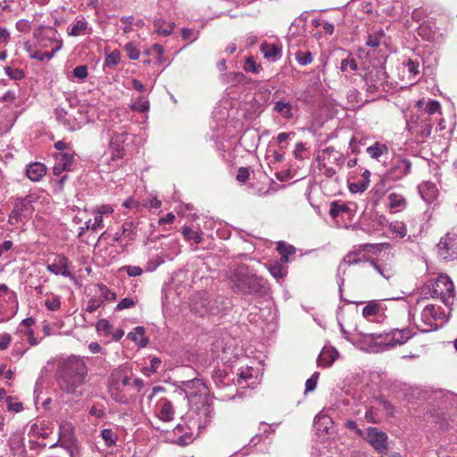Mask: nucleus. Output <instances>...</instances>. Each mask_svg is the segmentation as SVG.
<instances>
[{
    "label": "nucleus",
    "mask_w": 457,
    "mask_h": 457,
    "mask_svg": "<svg viewBox=\"0 0 457 457\" xmlns=\"http://www.w3.org/2000/svg\"><path fill=\"white\" fill-rule=\"evenodd\" d=\"M87 376V367L80 357L71 355L58 364L56 379L61 390L66 394L80 396L79 388L85 384Z\"/></svg>",
    "instance_id": "nucleus-1"
},
{
    "label": "nucleus",
    "mask_w": 457,
    "mask_h": 457,
    "mask_svg": "<svg viewBox=\"0 0 457 457\" xmlns=\"http://www.w3.org/2000/svg\"><path fill=\"white\" fill-rule=\"evenodd\" d=\"M190 407L198 416L199 428H205L213 414L208 389L200 379H194L184 384L183 388Z\"/></svg>",
    "instance_id": "nucleus-2"
},
{
    "label": "nucleus",
    "mask_w": 457,
    "mask_h": 457,
    "mask_svg": "<svg viewBox=\"0 0 457 457\" xmlns=\"http://www.w3.org/2000/svg\"><path fill=\"white\" fill-rule=\"evenodd\" d=\"M229 280L232 289L237 293L261 297L269 292L266 281L245 264L238 265L233 270Z\"/></svg>",
    "instance_id": "nucleus-3"
},
{
    "label": "nucleus",
    "mask_w": 457,
    "mask_h": 457,
    "mask_svg": "<svg viewBox=\"0 0 457 457\" xmlns=\"http://www.w3.org/2000/svg\"><path fill=\"white\" fill-rule=\"evenodd\" d=\"M34 37L37 38V47L51 48L50 52L54 53V56L62 47V40L58 38L57 30L52 27L39 26L34 31Z\"/></svg>",
    "instance_id": "nucleus-4"
},
{
    "label": "nucleus",
    "mask_w": 457,
    "mask_h": 457,
    "mask_svg": "<svg viewBox=\"0 0 457 457\" xmlns=\"http://www.w3.org/2000/svg\"><path fill=\"white\" fill-rule=\"evenodd\" d=\"M366 336L373 340H378L379 344L392 347L397 345L405 344L414 336V333L411 331V329L405 328L403 329L395 328L387 333H372Z\"/></svg>",
    "instance_id": "nucleus-5"
},
{
    "label": "nucleus",
    "mask_w": 457,
    "mask_h": 457,
    "mask_svg": "<svg viewBox=\"0 0 457 457\" xmlns=\"http://www.w3.org/2000/svg\"><path fill=\"white\" fill-rule=\"evenodd\" d=\"M421 320L427 328L424 331L436 330L445 322V315L440 307L434 304H428L421 312Z\"/></svg>",
    "instance_id": "nucleus-6"
},
{
    "label": "nucleus",
    "mask_w": 457,
    "mask_h": 457,
    "mask_svg": "<svg viewBox=\"0 0 457 457\" xmlns=\"http://www.w3.org/2000/svg\"><path fill=\"white\" fill-rule=\"evenodd\" d=\"M432 287L433 297H440L446 305L451 303L450 299H453L454 296V286L448 276H438Z\"/></svg>",
    "instance_id": "nucleus-7"
},
{
    "label": "nucleus",
    "mask_w": 457,
    "mask_h": 457,
    "mask_svg": "<svg viewBox=\"0 0 457 457\" xmlns=\"http://www.w3.org/2000/svg\"><path fill=\"white\" fill-rule=\"evenodd\" d=\"M364 439L381 455H386L388 450L387 435L374 427L367 428Z\"/></svg>",
    "instance_id": "nucleus-8"
},
{
    "label": "nucleus",
    "mask_w": 457,
    "mask_h": 457,
    "mask_svg": "<svg viewBox=\"0 0 457 457\" xmlns=\"http://www.w3.org/2000/svg\"><path fill=\"white\" fill-rule=\"evenodd\" d=\"M190 307L191 311L200 317H204L209 314L214 315L218 311V308L212 303L209 296L203 293H198L194 295Z\"/></svg>",
    "instance_id": "nucleus-9"
},
{
    "label": "nucleus",
    "mask_w": 457,
    "mask_h": 457,
    "mask_svg": "<svg viewBox=\"0 0 457 457\" xmlns=\"http://www.w3.org/2000/svg\"><path fill=\"white\" fill-rule=\"evenodd\" d=\"M439 255L446 261L457 259V234L447 233L441 237L438 245Z\"/></svg>",
    "instance_id": "nucleus-10"
},
{
    "label": "nucleus",
    "mask_w": 457,
    "mask_h": 457,
    "mask_svg": "<svg viewBox=\"0 0 457 457\" xmlns=\"http://www.w3.org/2000/svg\"><path fill=\"white\" fill-rule=\"evenodd\" d=\"M74 440V428L71 422L62 421L59 427V440L51 445V448L60 445L65 448L71 457H75V449L70 445Z\"/></svg>",
    "instance_id": "nucleus-11"
},
{
    "label": "nucleus",
    "mask_w": 457,
    "mask_h": 457,
    "mask_svg": "<svg viewBox=\"0 0 457 457\" xmlns=\"http://www.w3.org/2000/svg\"><path fill=\"white\" fill-rule=\"evenodd\" d=\"M367 91L374 93L386 79V72L381 67L372 66L363 76Z\"/></svg>",
    "instance_id": "nucleus-12"
},
{
    "label": "nucleus",
    "mask_w": 457,
    "mask_h": 457,
    "mask_svg": "<svg viewBox=\"0 0 457 457\" xmlns=\"http://www.w3.org/2000/svg\"><path fill=\"white\" fill-rule=\"evenodd\" d=\"M71 262L63 254L56 255L53 262L46 266V270L54 275H62L66 278H73L74 276L71 271Z\"/></svg>",
    "instance_id": "nucleus-13"
},
{
    "label": "nucleus",
    "mask_w": 457,
    "mask_h": 457,
    "mask_svg": "<svg viewBox=\"0 0 457 457\" xmlns=\"http://www.w3.org/2000/svg\"><path fill=\"white\" fill-rule=\"evenodd\" d=\"M31 203L32 201L29 197L18 199L15 203L13 210L9 215V221L12 224H15L22 218L29 217L33 211Z\"/></svg>",
    "instance_id": "nucleus-14"
},
{
    "label": "nucleus",
    "mask_w": 457,
    "mask_h": 457,
    "mask_svg": "<svg viewBox=\"0 0 457 457\" xmlns=\"http://www.w3.org/2000/svg\"><path fill=\"white\" fill-rule=\"evenodd\" d=\"M375 245L372 244H362L358 246V249H354L349 252L343 259L341 262V266H351L355 264H360L362 262H366L371 261L365 254H361V252L369 250L370 248H374Z\"/></svg>",
    "instance_id": "nucleus-15"
},
{
    "label": "nucleus",
    "mask_w": 457,
    "mask_h": 457,
    "mask_svg": "<svg viewBox=\"0 0 457 457\" xmlns=\"http://www.w3.org/2000/svg\"><path fill=\"white\" fill-rule=\"evenodd\" d=\"M384 304L376 300L369 301L362 309V316L370 321L379 322L384 318Z\"/></svg>",
    "instance_id": "nucleus-16"
},
{
    "label": "nucleus",
    "mask_w": 457,
    "mask_h": 457,
    "mask_svg": "<svg viewBox=\"0 0 457 457\" xmlns=\"http://www.w3.org/2000/svg\"><path fill=\"white\" fill-rule=\"evenodd\" d=\"M155 412L156 416L165 422L172 420L175 413L171 402L166 398H162L157 402Z\"/></svg>",
    "instance_id": "nucleus-17"
},
{
    "label": "nucleus",
    "mask_w": 457,
    "mask_h": 457,
    "mask_svg": "<svg viewBox=\"0 0 457 457\" xmlns=\"http://www.w3.org/2000/svg\"><path fill=\"white\" fill-rule=\"evenodd\" d=\"M109 385L126 389L130 388L131 378L128 375L127 368L123 367L115 370L111 375Z\"/></svg>",
    "instance_id": "nucleus-18"
},
{
    "label": "nucleus",
    "mask_w": 457,
    "mask_h": 457,
    "mask_svg": "<svg viewBox=\"0 0 457 457\" xmlns=\"http://www.w3.org/2000/svg\"><path fill=\"white\" fill-rule=\"evenodd\" d=\"M411 169V162L407 159H399L389 170V176L392 179L397 180L408 175Z\"/></svg>",
    "instance_id": "nucleus-19"
},
{
    "label": "nucleus",
    "mask_w": 457,
    "mask_h": 457,
    "mask_svg": "<svg viewBox=\"0 0 457 457\" xmlns=\"http://www.w3.org/2000/svg\"><path fill=\"white\" fill-rule=\"evenodd\" d=\"M127 137V133H119L112 137L110 140V146L112 148V161L123 158V143Z\"/></svg>",
    "instance_id": "nucleus-20"
},
{
    "label": "nucleus",
    "mask_w": 457,
    "mask_h": 457,
    "mask_svg": "<svg viewBox=\"0 0 457 457\" xmlns=\"http://www.w3.org/2000/svg\"><path fill=\"white\" fill-rule=\"evenodd\" d=\"M408 205L406 197L398 193H390L387 196V207L391 213L403 211Z\"/></svg>",
    "instance_id": "nucleus-21"
},
{
    "label": "nucleus",
    "mask_w": 457,
    "mask_h": 457,
    "mask_svg": "<svg viewBox=\"0 0 457 457\" xmlns=\"http://www.w3.org/2000/svg\"><path fill=\"white\" fill-rule=\"evenodd\" d=\"M419 192L422 199L428 204H432L438 195V190L434 183L424 182L419 186Z\"/></svg>",
    "instance_id": "nucleus-22"
},
{
    "label": "nucleus",
    "mask_w": 457,
    "mask_h": 457,
    "mask_svg": "<svg viewBox=\"0 0 457 457\" xmlns=\"http://www.w3.org/2000/svg\"><path fill=\"white\" fill-rule=\"evenodd\" d=\"M109 393L111 397L117 403H128L129 400L134 396V393L130 392L129 389L118 387L109 385Z\"/></svg>",
    "instance_id": "nucleus-23"
},
{
    "label": "nucleus",
    "mask_w": 457,
    "mask_h": 457,
    "mask_svg": "<svg viewBox=\"0 0 457 457\" xmlns=\"http://www.w3.org/2000/svg\"><path fill=\"white\" fill-rule=\"evenodd\" d=\"M338 357L337 351L333 347H325L318 357V365L322 367L330 366Z\"/></svg>",
    "instance_id": "nucleus-24"
},
{
    "label": "nucleus",
    "mask_w": 457,
    "mask_h": 457,
    "mask_svg": "<svg viewBox=\"0 0 457 457\" xmlns=\"http://www.w3.org/2000/svg\"><path fill=\"white\" fill-rule=\"evenodd\" d=\"M26 173L30 180L39 181L46 174V167L41 162H33L28 166Z\"/></svg>",
    "instance_id": "nucleus-25"
},
{
    "label": "nucleus",
    "mask_w": 457,
    "mask_h": 457,
    "mask_svg": "<svg viewBox=\"0 0 457 457\" xmlns=\"http://www.w3.org/2000/svg\"><path fill=\"white\" fill-rule=\"evenodd\" d=\"M24 49L29 54L31 59H36L40 62L45 60H51L54 57L53 52H42L37 49V46H33L29 42L24 43Z\"/></svg>",
    "instance_id": "nucleus-26"
},
{
    "label": "nucleus",
    "mask_w": 457,
    "mask_h": 457,
    "mask_svg": "<svg viewBox=\"0 0 457 457\" xmlns=\"http://www.w3.org/2000/svg\"><path fill=\"white\" fill-rule=\"evenodd\" d=\"M261 52L266 59L276 60L280 53V48L274 44L263 43L261 46Z\"/></svg>",
    "instance_id": "nucleus-27"
},
{
    "label": "nucleus",
    "mask_w": 457,
    "mask_h": 457,
    "mask_svg": "<svg viewBox=\"0 0 457 457\" xmlns=\"http://www.w3.org/2000/svg\"><path fill=\"white\" fill-rule=\"evenodd\" d=\"M277 250L281 255L280 262L282 263H287L289 260V255H292L295 253V248L293 245L286 244L284 242H279L278 244Z\"/></svg>",
    "instance_id": "nucleus-28"
},
{
    "label": "nucleus",
    "mask_w": 457,
    "mask_h": 457,
    "mask_svg": "<svg viewBox=\"0 0 457 457\" xmlns=\"http://www.w3.org/2000/svg\"><path fill=\"white\" fill-rule=\"evenodd\" d=\"M154 26L155 31L164 37L170 35L175 28L174 23H168L165 25V21L162 19L154 20Z\"/></svg>",
    "instance_id": "nucleus-29"
},
{
    "label": "nucleus",
    "mask_w": 457,
    "mask_h": 457,
    "mask_svg": "<svg viewBox=\"0 0 457 457\" xmlns=\"http://www.w3.org/2000/svg\"><path fill=\"white\" fill-rule=\"evenodd\" d=\"M387 152L388 147L386 145L381 144L379 142H376L367 148V153L369 154V155L376 160H378V158L382 154H387Z\"/></svg>",
    "instance_id": "nucleus-30"
},
{
    "label": "nucleus",
    "mask_w": 457,
    "mask_h": 457,
    "mask_svg": "<svg viewBox=\"0 0 457 457\" xmlns=\"http://www.w3.org/2000/svg\"><path fill=\"white\" fill-rule=\"evenodd\" d=\"M389 230L394 237L403 238L407 234L406 225L403 221H393L389 225Z\"/></svg>",
    "instance_id": "nucleus-31"
},
{
    "label": "nucleus",
    "mask_w": 457,
    "mask_h": 457,
    "mask_svg": "<svg viewBox=\"0 0 457 457\" xmlns=\"http://www.w3.org/2000/svg\"><path fill=\"white\" fill-rule=\"evenodd\" d=\"M87 23L84 19L76 21V22L68 29V35L78 37L86 33Z\"/></svg>",
    "instance_id": "nucleus-32"
},
{
    "label": "nucleus",
    "mask_w": 457,
    "mask_h": 457,
    "mask_svg": "<svg viewBox=\"0 0 457 457\" xmlns=\"http://www.w3.org/2000/svg\"><path fill=\"white\" fill-rule=\"evenodd\" d=\"M56 162L64 166L67 170H71L74 160V154L71 151L60 152L55 154Z\"/></svg>",
    "instance_id": "nucleus-33"
},
{
    "label": "nucleus",
    "mask_w": 457,
    "mask_h": 457,
    "mask_svg": "<svg viewBox=\"0 0 457 457\" xmlns=\"http://www.w3.org/2000/svg\"><path fill=\"white\" fill-rule=\"evenodd\" d=\"M370 263L386 279L393 278L395 274V269L390 265L380 266L373 260L370 261Z\"/></svg>",
    "instance_id": "nucleus-34"
},
{
    "label": "nucleus",
    "mask_w": 457,
    "mask_h": 457,
    "mask_svg": "<svg viewBox=\"0 0 457 457\" xmlns=\"http://www.w3.org/2000/svg\"><path fill=\"white\" fill-rule=\"evenodd\" d=\"M334 153L337 154L335 149L333 147L329 146V147L325 148L322 151V154L321 155L318 156V161L320 162V164L322 165L323 168H325L324 174L328 178H332L336 174V170L333 168L326 167V164L324 162H322L325 160V154L330 155V154H332Z\"/></svg>",
    "instance_id": "nucleus-35"
},
{
    "label": "nucleus",
    "mask_w": 457,
    "mask_h": 457,
    "mask_svg": "<svg viewBox=\"0 0 457 457\" xmlns=\"http://www.w3.org/2000/svg\"><path fill=\"white\" fill-rule=\"evenodd\" d=\"M274 110L286 119L293 117L292 105L289 103L278 101L275 103Z\"/></svg>",
    "instance_id": "nucleus-36"
},
{
    "label": "nucleus",
    "mask_w": 457,
    "mask_h": 457,
    "mask_svg": "<svg viewBox=\"0 0 457 457\" xmlns=\"http://www.w3.org/2000/svg\"><path fill=\"white\" fill-rule=\"evenodd\" d=\"M182 235L187 241H193L195 244H200L203 241L201 234L197 231L193 230L189 227H184L182 228Z\"/></svg>",
    "instance_id": "nucleus-37"
},
{
    "label": "nucleus",
    "mask_w": 457,
    "mask_h": 457,
    "mask_svg": "<svg viewBox=\"0 0 457 457\" xmlns=\"http://www.w3.org/2000/svg\"><path fill=\"white\" fill-rule=\"evenodd\" d=\"M145 329L142 327H137L134 332H130L128 337L133 341H137L140 346H145L147 339L144 337Z\"/></svg>",
    "instance_id": "nucleus-38"
},
{
    "label": "nucleus",
    "mask_w": 457,
    "mask_h": 457,
    "mask_svg": "<svg viewBox=\"0 0 457 457\" xmlns=\"http://www.w3.org/2000/svg\"><path fill=\"white\" fill-rule=\"evenodd\" d=\"M278 426V423L267 424L265 422H261L259 426V434L256 435V437H260V439L268 437L270 434L275 431Z\"/></svg>",
    "instance_id": "nucleus-39"
},
{
    "label": "nucleus",
    "mask_w": 457,
    "mask_h": 457,
    "mask_svg": "<svg viewBox=\"0 0 457 457\" xmlns=\"http://www.w3.org/2000/svg\"><path fill=\"white\" fill-rule=\"evenodd\" d=\"M364 419L368 423L378 424L381 421L378 409L373 406L366 410Z\"/></svg>",
    "instance_id": "nucleus-40"
},
{
    "label": "nucleus",
    "mask_w": 457,
    "mask_h": 457,
    "mask_svg": "<svg viewBox=\"0 0 457 457\" xmlns=\"http://www.w3.org/2000/svg\"><path fill=\"white\" fill-rule=\"evenodd\" d=\"M269 270L270 274L278 280L283 278L287 272V268H285L281 263L270 264Z\"/></svg>",
    "instance_id": "nucleus-41"
},
{
    "label": "nucleus",
    "mask_w": 457,
    "mask_h": 457,
    "mask_svg": "<svg viewBox=\"0 0 457 457\" xmlns=\"http://www.w3.org/2000/svg\"><path fill=\"white\" fill-rule=\"evenodd\" d=\"M5 74L12 79L21 80L25 77L24 71L21 69L7 66L4 68Z\"/></svg>",
    "instance_id": "nucleus-42"
},
{
    "label": "nucleus",
    "mask_w": 457,
    "mask_h": 457,
    "mask_svg": "<svg viewBox=\"0 0 457 457\" xmlns=\"http://www.w3.org/2000/svg\"><path fill=\"white\" fill-rule=\"evenodd\" d=\"M101 436L107 446H112L115 444L116 437L112 429L105 428L101 431Z\"/></svg>",
    "instance_id": "nucleus-43"
},
{
    "label": "nucleus",
    "mask_w": 457,
    "mask_h": 457,
    "mask_svg": "<svg viewBox=\"0 0 457 457\" xmlns=\"http://www.w3.org/2000/svg\"><path fill=\"white\" fill-rule=\"evenodd\" d=\"M295 55V60L301 65H307L312 62V54L310 52L297 51Z\"/></svg>",
    "instance_id": "nucleus-44"
},
{
    "label": "nucleus",
    "mask_w": 457,
    "mask_h": 457,
    "mask_svg": "<svg viewBox=\"0 0 457 457\" xmlns=\"http://www.w3.org/2000/svg\"><path fill=\"white\" fill-rule=\"evenodd\" d=\"M425 112L430 115L435 114L436 112H441V105L440 103L436 100L429 99L425 106Z\"/></svg>",
    "instance_id": "nucleus-45"
},
{
    "label": "nucleus",
    "mask_w": 457,
    "mask_h": 457,
    "mask_svg": "<svg viewBox=\"0 0 457 457\" xmlns=\"http://www.w3.org/2000/svg\"><path fill=\"white\" fill-rule=\"evenodd\" d=\"M347 211V207L340 204L337 202H333L330 205L329 214L333 218L338 217L341 213Z\"/></svg>",
    "instance_id": "nucleus-46"
},
{
    "label": "nucleus",
    "mask_w": 457,
    "mask_h": 457,
    "mask_svg": "<svg viewBox=\"0 0 457 457\" xmlns=\"http://www.w3.org/2000/svg\"><path fill=\"white\" fill-rule=\"evenodd\" d=\"M340 69L342 71H356L358 70V65L354 59L346 58L342 60Z\"/></svg>",
    "instance_id": "nucleus-47"
},
{
    "label": "nucleus",
    "mask_w": 457,
    "mask_h": 457,
    "mask_svg": "<svg viewBox=\"0 0 457 457\" xmlns=\"http://www.w3.org/2000/svg\"><path fill=\"white\" fill-rule=\"evenodd\" d=\"M120 60V53L117 51H113L106 56L104 65L108 67L115 66L117 63H119Z\"/></svg>",
    "instance_id": "nucleus-48"
},
{
    "label": "nucleus",
    "mask_w": 457,
    "mask_h": 457,
    "mask_svg": "<svg viewBox=\"0 0 457 457\" xmlns=\"http://www.w3.org/2000/svg\"><path fill=\"white\" fill-rule=\"evenodd\" d=\"M15 28L20 32L29 33L31 29V21L26 19L19 20L15 24Z\"/></svg>",
    "instance_id": "nucleus-49"
},
{
    "label": "nucleus",
    "mask_w": 457,
    "mask_h": 457,
    "mask_svg": "<svg viewBox=\"0 0 457 457\" xmlns=\"http://www.w3.org/2000/svg\"><path fill=\"white\" fill-rule=\"evenodd\" d=\"M7 409L11 411L20 412L23 409L22 403L18 401H13L11 396L6 398Z\"/></svg>",
    "instance_id": "nucleus-50"
},
{
    "label": "nucleus",
    "mask_w": 457,
    "mask_h": 457,
    "mask_svg": "<svg viewBox=\"0 0 457 457\" xmlns=\"http://www.w3.org/2000/svg\"><path fill=\"white\" fill-rule=\"evenodd\" d=\"M331 419L327 415H318L315 417L314 425L320 429V426H324V429H328V425L331 424Z\"/></svg>",
    "instance_id": "nucleus-51"
},
{
    "label": "nucleus",
    "mask_w": 457,
    "mask_h": 457,
    "mask_svg": "<svg viewBox=\"0 0 457 457\" xmlns=\"http://www.w3.org/2000/svg\"><path fill=\"white\" fill-rule=\"evenodd\" d=\"M125 50L128 54V56L129 57V59H131V60L138 59V57L140 55V52L132 43H128L125 46Z\"/></svg>",
    "instance_id": "nucleus-52"
},
{
    "label": "nucleus",
    "mask_w": 457,
    "mask_h": 457,
    "mask_svg": "<svg viewBox=\"0 0 457 457\" xmlns=\"http://www.w3.org/2000/svg\"><path fill=\"white\" fill-rule=\"evenodd\" d=\"M93 214L95 215L94 221L91 224V230H96L104 227V215L98 213L96 210H93Z\"/></svg>",
    "instance_id": "nucleus-53"
},
{
    "label": "nucleus",
    "mask_w": 457,
    "mask_h": 457,
    "mask_svg": "<svg viewBox=\"0 0 457 457\" xmlns=\"http://www.w3.org/2000/svg\"><path fill=\"white\" fill-rule=\"evenodd\" d=\"M74 77L79 79H85L87 77V67L86 65H79L73 69Z\"/></svg>",
    "instance_id": "nucleus-54"
},
{
    "label": "nucleus",
    "mask_w": 457,
    "mask_h": 457,
    "mask_svg": "<svg viewBox=\"0 0 457 457\" xmlns=\"http://www.w3.org/2000/svg\"><path fill=\"white\" fill-rule=\"evenodd\" d=\"M132 109L139 112H145L149 109V103L143 99H138L132 104Z\"/></svg>",
    "instance_id": "nucleus-55"
},
{
    "label": "nucleus",
    "mask_w": 457,
    "mask_h": 457,
    "mask_svg": "<svg viewBox=\"0 0 457 457\" xmlns=\"http://www.w3.org/2000/svg\"><path fill=\"white\" fill-rule=\"evenodd\" d=\"M45 304L48 310L56 311L61 306V301L59 296H53L51 299L46 300Z\"/></svg>",
    "instance_id": "nucleus-56"
},
{
    "label": "nucleus",
    "mask_w": 457,
    "mask_h": 457,
    "mask_svg": "<svg viewBox=\"0 0 457 457\" xmlns=\"http://www.w3.org/2000/svg\"><path fill=\"white\" fill-rule=\"evenodd\" d=\"M181 37L184 40L195 41L198 37V33H195L191 29L183 28L181 29Z\"/></svg>",
    "instance_id": "nucleus-57"
},
{
    "label": "nucleus",
    "mask_w": 457,
    "mask_h": 457,
    "mask_svg": "<svg viewBox=\"0 0 457 457\" xmlns=\"http://www.w3.org/2000/svg\"><path fill=\"white\" fill-rule=\"evenodd\" d=\"M103 303V301L98 300L96 298H90L87 304V312L92 313L96 312Z\"/></svg>",
    "instance_id": "nucleus-58"
},
{
    "label": "nucleus",
    "mask_w": 457,
    "mask_h": 457,
    "mask_svg": "<svg viewBox=\"0 0 457 457\" xmlns=\"http://www.w3.org/2000/svg\"><path fill=\"white\" fill-rule=\"evenodd\" d=\"M319 377V373H314L310 378L306 380L305 383V393L312 392L315 389L317 385V379Z\"/></svg>",
    "instance_id": "nucleus-59"
},
{
    "label": "nucleus",
    "mask_w": 457,
    "mask_h": 457,
    "mask_svg": "<svg viewBox=\"0 0 457 457\" xmlns=\"http://www.w3.org/2000/svg\"><path fill=\"white\" fill-rule=\"evenodd\" d=\"M99 289L106 301L112 302L116 299V294L110 291L104 285H100Z\"/></svg>",
    "instance_id": "nucleus-60"
},
{
    "label": "nucleus",
    "mask_w": 457,
    "mask_h": 457,
    "mask_svg": "<svg viewBox=\"0 0 457 457\" xmlns=\"http://www.w3.org/2000/svg\"><path fill=\"white\" fill-rule=\"evenodd\" d=\"M377 402L380 406L383 407V409L387 412L388 415L393 416L394 415V408L393 405L385 398L379 397L377 398Z\"/></svg>",
    "instance_id": "nucleus-61"
},
{
    "label": "nucleus",
    "mask_w": 457,
    "mask_h": 457,
    "mask_svg": "<svg viewBox=\"0 0 457 457\" xmlns=\"http://www.w3.org/2000/svg\"><path fill=\"white\" fill-rule=\"evenodd\" d=\"M136 304L135 301L132 298L126 297L123 298L116 306V310L121 311L123 309L131 308Z\"/></svg>",
    "instance_id": "nucleus-62"
},
{
    "label": "nucleus",
    "mask_w": 457,
    "mask_h": 457,
    "mask_svg": "<svg viewBox=\"0 0 457 457\" xmlns=\"http://www.w3.org/2000/svg\"><path fill=\"white\" fill-rule=\"evenodd\" d=\"M112 328V325L109 323L108 320L102 319L97 321L96 323V329L97 331H103L106 333H110Z\"/></svg>",
    "instance_id": "nucleus-63"
},
{
    "label": "nucleus",
    "mask_w": 457,
    "mask_h": 457,
    "mask_svg": "<svg viewBox=\"0 0 457 457\" xmlns=\"http://www.w3.org/2000/svg\"><path fill=\"white\" fill-rule=\"evenodd\" d=\"M369 184L368 181H361L360 183L350 184L349 188L352 192H363L367 189Z\"/></svg>",
    "instance_id": "nucleus-64"
}]
</instances>
